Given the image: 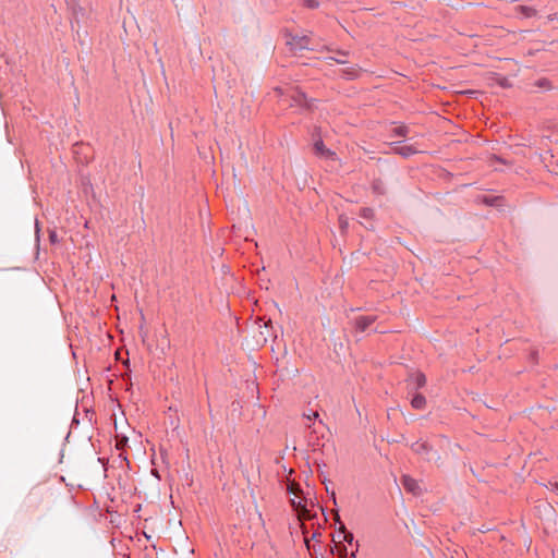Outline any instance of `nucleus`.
Here are the masks:
<instances>
[{
    "label": "nucleus",
    "instance_id": "1",
    "mask_svg": "<svg viewBox=\"0 0 558 558\" xmlns=\"http://www.w3.org/2000/svg\"><path fill=\"white\" fill-rule=\"evenodd\" d=\"M288 493L292 495L290 502L293 509L298 514V519L302 520H311L315 517L314 510V501L311 498L304 496L300 486L291 482L288 485Z\"/></svg>",
    "mask_w": 558,
    "mask_h": 558
},
{
    "label": "nucleus",
    "instance_id": "2",
    "mask_svg": "<svg viewBox=\"0 0 558 558\" xmlns=\"http://www.w3.org/2000/svg\"><path fill=\"white\" fill-rule=\"evenodd\" d=\"M287 44L290 46V49L293 51L303 50V49H312L310 47L311 39L308 36H290V38L287 40Z\"/></svg>",
    "mask_w": 558,
    "mask_h": 558
},
{
    "label": "nucleus",
    "instance_id": "3",
    "mask_svg": "<svg viewBox=\"0 0 558 558\" xmlns=\"http://www.w3.org/2000/svg\"><path fill=\"white\" fill-rule=\"evenodd\" d=\"M401 483L404 489L409 493H412L413 495H420L422 492L420 483L409 475H403L401 478Z\"/></svg>",
    "mask_w": 558,
    "mask_h": 558
},
{
    "label": "nucleus",
    "instance_id": "4",
    "mask_svg": "<svg viewBox=\"0 0 558 558\" xmlns=\"http://www.w3.org/2000/svg\"><path fill=\"white\" fill-rule=\"evenodd\" d=\"M291 106H299V107H306L311 108L310 102L307 101V98L304 93L300 92L299 89H293L291 94Z\"/></svg>",
    "mask_w": 558,
    "mask_h": 558
},
{
    "label": "nucleus",
    "instance_id": "5",
    "mask_svg": "<svg viewBox=\"0 0 558 558\" xmlns=\"http://www.w3.org/2000/svg\"><path fill=\"white\" fill-rule=\"evenodd\" d=\"M374 322L373 316H360L355 319V327L360 331H365Z\"/></svg>",
    "mask_w": 558,
    "mask_h": 558
},
{
    "label": "nucleus",
    "instance_id": "6",
    "mask_svg": "<svg viewBox=\"0 0 558 558\" xmlns=\"http://www.w3.org/2000/svg\"><path fill=\"white\" fill-rule=\"evenodd\" d=\"M396 151L403 157H409L415 153H417V149L414 148L412 145H402L400 147L396 148Z\"/></svg>",
    "mask_w": 558,
    "mask_h": 558
},
{
    "label": "nucleus",
    "instance_id": "7",
    "mask_svg": "<svg viewBox=\"0 0 558 558\" xmlns=\"http://www.w3.org/2000/svg\"><path fill=\"white\" fill-rule=\"evenodd\" d=\"M426 400L425 397L422 395H415L411 400V405L414 409L421 410L425 407Z\"/></svg>",
    "mask_w": 558,
    "mask_h": 558
},
{
    "label": "nucleus",
    "instance_id": "8",
    "mask_svg": "<svg viewBox=\"0 0 558 558\" xmlns=\"http://www.w3.org/2000/svg\"><path fill=\"white\" fill-rule=\"evenodd\" d=\"M314 149H315V153L317 155H320V156H329V155H333V153L329 151L328 149H326L323 141H317L315 144H314Z\"/></svg>",
    "mask_w": 558,
    "mask_h": 558
},
{
    "label": "nucleus",
    "instance_id": "9",
    "mask_svg": "<svg viewBox=\"0 0 558 558\" xmlns=\"http://www.w3.org/2000/svg\"><path fill=\"white\" fill-rule=\"evenodd\" d=\"M411 380L414 383L416 388L423 387L426 384L425 375L422 373H415L411 376Z\"/></svg>",
    "mask_w": 558,
    "mask_h": 558
},
{
    "label": "nucleus",
    "instance_id": "10",
    "mask_svg": "<svg viewBox=\"0 0 558 558\" xmlns=\"http://www.w3.org/2000/svg\"><path fill=\"white\" fill-rule=\"evenodd\" d=\"M412 448L417 453H424V452L428 451V446L426 442L417 441V442L413 444Z\"/></svg>",
    "mask_w": 558,
    "mask_h": 558
},
{
    "label": "nucleus",
    "instance_id": "11",
    "mask_svg": "<svg viewBox=\"0 0 558 558\" xmlns=\"http://www.w3.org/2000/svg\"><path fill=\"white\" fill-rule=\"evenodd\" d=\"M392 132L395 135L403 137L408 134V128L404 125L396 126Z\"/></svg>",
    "mask_w": 558,
    "mask_h": 558
},
{
    "label": "nucleus",
    "instance_id": "12",
    "mask_svg": "<svg viewBox=\"0 0 558 558\" xmlns=\"http://www.w3.org/2000/svg\"><path fill=\"white\" fill-rule=\"evenodd\" d=\"M373 209L371 208H362L361 211H360V216L364 219H371L373 217Z\"/></svg>",
    "mask_w": 558,
    "mask_h": 558
},
{
    "label": "nucleus",
    "instance_id": "13",
    "mask_svg": "<svg viewBox=\"0 0 558 558\" xmlns=\"http://www.w3.org/2000/svg\"><path fill=\"white\" fill-rule=\"evenodd\" d=\"M302 3L310 9H315L319 4L318 0H302Z\"/></svg>",
    "mask_w": 558,
    "mask_h": 558
},
{
    "label": "nucleus",
    "instance_id": "14",
    "mask_svg": "<svg viewBox=\"0 0 558 558\" xmlns=\"http://www.w3.org/2000/svg\"><path fill=\"white\" fill-rule=\"evenodd\" d=\"M521 11L526 17H531L535 14V10L529 7H521Z\"/></svg>",
    "mask_w": 558,
    "mask_h": 558
},
{
    "label": "nucleus",
    "instance_id": "15",
    "mask_svg": "<svg viewBox=\"0 0 558 558\" xmlns=\"http://www.w3.org/2000/svg\"><path fill=\"white\" fill-rule=\"evenodd\" d=\"M319 414L316 411H311L307 414H304V417H306L308 421L318 418Z\"/></svg>",
    "mask_w": 558,
    "mask_h": 558
},
{
    "label": "nucleus",
    "instance_id": "16",
    "mask_svg": "<svg viewBox=\"0 0 558 558\" xmlns=\"http://www.w3.org/2000/svg\"><path fill=\"white\" fill-rule=\"evenodd\" d=\"M49 240H50L51 243H57L58 242V235H57L56 231H50Z\"/></svg>",
    "mask_w": 558,
    "mask_h": 558
},
{
    "label": "nucleus",
    "instance_id": "17",
    "mask_svg": "<svg viewBox=\"0 0 558 558\" xmlns=\"http://www.w3.org/2000/svg\"><path fill=\"white\" fill-rule=\"evenodd\" d=\"M550 489L558 494V482L549 483Z\"/></svg>",
    "mask_w": 558,
    "mask_h": 558
},
{
    "label": "nucleus",
    "instance_id": "18",
    "mask_svg": "<svg viewBox=\"0 0 558 558\" xmlns=\"http://www.w3.org/2000/svg\"><path fill=\"white\" fill-rule=\"evenodd\" d=\"M356 74V70L352 69V71L350 73H348V77L349 78H353Z\"/></svg>",
    "mask_w": 558,
    "mask_h": 558
},
{
    "label": "nucleus",
    "instance_id": "19",
    "mask_svg": "<svg viewBox=\"0 0 558 558\" xmlns=\"http://www.w3.org/2000/svg\"><path fill=\"white\" fill-rule=\"evenodd\" d=\"M344 539H345L347 542H352V539H353V535H352V534H348V535H345V536H344Z\"/></svg>",
    "mask_w": 558,
    "mask_h": 558
},
{
    "label": "nucleus",
    "instance_id": "20",
    "mask_svg": "<svg viewBox=\"0 0 558 558\" xmlns=\"http://www.w3.org/2000/svg\"><path fill=\"white\" fill-rule=\"evenodd\" d=\"M374 190L378 193H381L380 186L377 183L374 184Z\"/></svg>",
    "mask_w": 558,
    "mask_h": 558
},
{
    "label": "nucleus",
    "instance_id": "21",
    "mask_svg": "<svg viewBox=\"0 0 558 558\" xmlns=\"http://www.w3.org/2000/svg\"><path fill=\"white\" fill-rule=\"evenodd\" d=\"M339 220H340L341 227L343 228L347 225V222L344 221V219L342 217H340Z\"/></svg>",
    "mask_w": 558,
    "mask_h": 558
},
{
    "label": "nucleus",
    "instance_id": "22",
    "mask_svg": "<svg viewBox=\"0 0 558 558\" xmlns=\"http://www.w3.org/2000/svg\"><path fill=\"white\" fill-rule=\"evenodd\" d=\"M338 63H344V60L342 59H335Z\"/></svg>",
    "mask_w": 558,
    "mask_h": 558
},
{
    "label": "nucleus",
    "instance_id": "23",
    "mask_svg": "<svg viewBox=\"0 0 558 558\" xmlns=\"http://www.w3.org/2000/svg\"><path fill=\"white\" fill-rule=\"evenodd\" d=\"M35 226H36V231L38 232L39 229H38V222L37 221L35 222Z\"/></svg>",
    "mask_w": 558,
    "mask_h": 558
}]
</instances>
